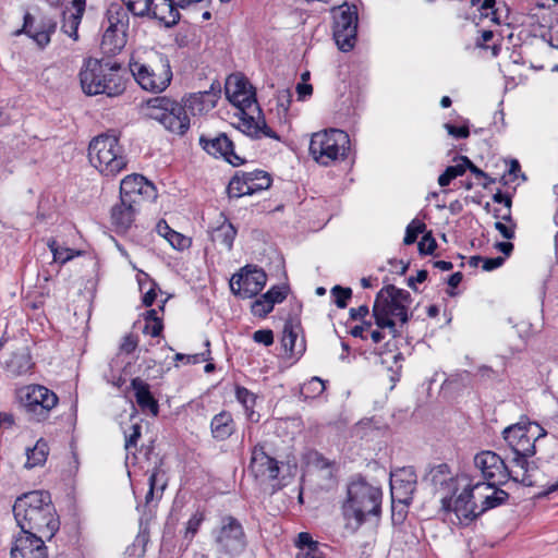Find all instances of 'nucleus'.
<instances>
[{
  "label": "nucleus",
  "instance_id": "5701e85b",
  "mask_svg": "<svg viewBox=\"0 0 558 558\" xmlns=\"http://www.w3.org/2000/svg\"><path fill=\"white\" fill-rule=\"evenodd\" d=\"M177 0H155L151 19L158 20L167 28L174 27L181 19Z\"/></svg>",
  "mask_w": 558,
  "mask_h": 558
},
{
  "label": "nucleus",
  "instance_id": "f704fd0d",
  "mask_svg": "<svg viewBox=\"0 0 558 558\" xmlns=\"http://www.w3.org/2000/svg\"><path fill=\"white\" fill-rule=\"evenodd\" d=\"M512 454H513V457L510 460V462L523 471L522 477L521 478L518 477L517 483H519L523 486H526V487L533 486L534 482L531 478V474H529V459L532 458L533 456H535V453H530V452L524 453L523 452V453H512Z\"/></svg>",
  "mask_w": 558,
  "mask_h": 558
},
{
  "label": "nucleus",
  "instance_id": "cd10ccee",
  "mask_svg": "<svg viewBox=\"0 0 558 558\" xmlns=\"http://www.w3.org/2000/svg\"><path fill=\"white\" fill-rule=\"evenodd\" d=\"M48 454V442L44 438L38 439L33 448L26 449L27 459L24 468L29 470L36 466H43L47 461Z\"/></svg>",
  "mask_w": 558,
  "mask_h": 558
},
{
  "label": "nucleus",
  "instance_id": "680f3d73",
  "mask_svg": "<svg viewBox=\"0 0 558 558\" xmlns=\"http://www.w3.org/2000/svg\"><path fill=\"white\" fill-rule=\"evenodd\" d=\"M141 275L144 276L146 280H149L151 282V287L149 288V290L147 292H145V294L142 298L143 305L146 307H150L156 301L157 289H159V286L155 280H153L149 277L148 274L141 271Z\"/></svg>",
  "mask_w": 558,
  "mask_h": 558
},
{
  "label": "nucleus",
  "instance_id": "e433bc0d",
  "mask_svg": "<svg viewBox=\"0 0 558 558\" xmlns=\"http://www.w3.org/2000/svg\"><path fill=\"white\" fill-rule=\"evenodd\" d=\"M47 245L53 255V260L62 265L73 259L75 256L83 254L82 251L60 246L58 241L54 239L48 240Z\"/></svg>",
  "mask_w": 558,
  "mask_h": 558
},
{
  "label": "nucleus",
  "instance_id": "473e14b6",
  "mask_svg": "<svg viewBox=\"0 0 558 558\" xmlns=\"http://www.w3.org/2000/svg\"><path fill=\"white\" fill-rule=\"evenodd\" d=\"M424 481H428L435 488L442 487L453 482L450 468L447 463H440L429 469L424 476Z\"/></svg>",
  "mask_w": 558,
  "mask_h": 558
},
{
  "label": "nucleus",
  "instance_id": "1a4fd4ad",
  "mask_svg": "<svg viewBox=\"0 0 558 558\" xmlns=\"http://www.w3.org/2000/svg\"><path fill=\"white\" fill-rule=\"evenodd\" d=\"M332 37L338 49L351 51L357 40L359 12L355 4L343 2L331 9Z\"/></svg>",
  "mask_w": 558,
  "mask_h": 558
},
{
  "label": "nucleus",
  "instance_id": "423d86ee",
  "mask_svg": "<svg viewBox=\"0 0 558 558\" xmlns=\"http://www.w3.org/2000/svg\"><path fill=\"white\" fill-rule=\"evenodd\" d=\"M130 71L143 89L161 93L171 83L172 71L167 54L155 51L148 62H131Z\"/></svg>",
  "mask_w": 558,
  "mask_h": 558
},
{
  "label": "nucleus",
  "instance_id": "f257e3e1",
  "mask_svg": "<svg viewBox=\"0 0 558 558\" xmlns=\"http://www.w3.org/2000/svg\"><path fill=\"white\" fill-rule=\"evenodd\" d=\"M217 94L211 92H198L185 95L181 102L167 96H156L147 100V116L158 121L165 129L171 133L183 136L190 130V117L187 110L192 114L202 113L216 106Z\"/></svg>",
  "mask_w": 558,
  "mask_h": 558
},
{
  "label": "nucleus",
  "instance_id": "39448f33",
  "mask_svg": "<svg viewBox=\"0 0 558 558\" xmlns=\"http://www.w3.org/2000/svg\"><path fill=\"white\" fill-rule=\"evenodd\" d=\"M82 90L87 96L105 94L117 97L125 90V81L122 75L104 71L101 60L87 58L80 71Z\"/></svg>",
  "mask_w": 558,
  "mask_h": 558
},
{
  "label": "nucleus",
  "instance_id": "9b49d317",
  "mask_svg": "<svg viewBox=\"0 0 558 558\" xmlns=\"http://www.w3.org/2000/svg\"><path fill=\"white\" fill-rule=\"evenodd\" d=\"M474 465L481 471L487 487L502 486L509 481L518 482L511 470L498 453L483 450L475 454Z\"/></svg>",
  "mask_w": 558,
  "mask_h": 558
},
{
  "label": "nucleus",
  "instance_id": "6e6552de",
  "mask_svg": "<svg viewBox=\"0 0 558 558\" xmlns=\"http://www.w3.org/2000/svg\"><path fill=\"white\" fill-rule=\"evenodd\" d=\"M217 551L234 558L240 556L247 546V536L239 519L231 514L220 518L219 525L213 530Z\"/></svg>",
  "mask_w": 558,
  "mask_h": 558
},
{
  "label": "nucleus",
  "instance_id": "f3484780",
  "mask_svg": "<svg viewBox=\"0 0 558 558\" xmlns=\"http://www.w3.org/2000/svg\"><path fill=\"white\" fill-rule=\"evenodd\" d=\"M156 197L155 185L142 174L126 175L120 183V198L126 202L137 201V205H141L145 201H155Z\"/></svg>",
  "mask_w": 558,
  "mask_h": 558
},
{
  "label": "nucleus",
  "instance_id": "09e8293b",
  "mask_svg": "<svg viewBox=\"0 0 558 558\" xmlns=\"http://www.w3.org/2000/svg\"><path fill=\"white\" fill-rule=\"evenodd\" d=\"M290 292L289 284H280L271 287L267 292L263 294L264 299L268 300L272 306L275 304L282 303Z\"/></svg>",
  "mask_w": 558,
  "mask_h": 558
},
{
  "label": "nucleus",
  "instance_id": "69168bd1",
  "mask_svg": "<svg viewBox=\"0 0 558 558\" xmlns=\"http://www.w3.org/2000/svg\"><path fill=\"white\" fill-rule=\"evenodd\" d=\"M471 373L469 371H463L461 373L450 375L446 380L445 385H460L462 387H466L469 385Z\"/></svg>",
  "mask_w": 558,
  "mask_h": 558
},
{
  "label": "nucleus",
  "instance_id": "e2e57ef3",
  "mask_svg": "<svg viewBox=\"0 0 558 558\" xmlns=\"http://www.w3.org/2000/svg\"><path fill=\"white\" fill-rule=\"evenodd\" d=\"M445 129L447 130L448 134L456 137V138H468L470 136V128H469V121L464 120V123L460 126H457L452 123H446Z\"/></svg>",
  "mask_w": 558,
  "mask_h": 558
},
{
  "label": "nucleus",
  "instance_id": "393cba45",
  "mask_svg": "<svg viewBox=\"0 0 558 558\" xmlns=\"http://www.w3.org/2000/svg\"><path fill=\"white\" fill-rule=\"evenodd\" d=\"M236 430V424L229 411L222 410L210 421V434L217 441L229 439Z\"/></svg>",
  "mask_w": 558,
  "mask_h": 558
},
{
  "label": "nucleus",
  "instance_id": "6ab92c4d",
  "mask_svg": "<svg viewBox=\"0 0 558 558\" xmlns=\"http://www.w3.org/2000/svg\"><path fill=\"white\" fill-rule=\"evenodd\" d=\"M141 205L137 201L126 202L121 199L111 207L110 221L118 234L126 233L135 221Z\"/></svg>",
  "mask_w": 558,
  "mask_h": 558
},
{
  "label": "nucleus",
  "instance_id": "f03ea898",
  "mask_svg": "<svg viewBox=\"0 0 558 558\" xmlns=\"http://www.w3.org/2000/svg\"><path fill=\"white\" fill-rule=\"evenodd\" d=\"M13 514L21 532L45 535L48 542L60 529V519L48 490H32L19 496Z\"/></svg>",
  "mask_w": 558,
  "mask_h": 558
},
{
  "label": "nucleus",
  "instance_id": "c756f323",
  "mask_svg": "<svg viewBox=\"0 0 558 558\" xmlns=\"http://www.w3.org/2000/svg\"><path fill=\"white\" fill-rule=\"evenodd\" d=\"M246 174L250 178V180H247V189L245 190L247 195L268 190L271 186L272 178L267 171L256 169L254 171H246Z\"/></svg>",
  "mask_w": 558,
  "mask_h": 558
},
{
  "label": "nucleus",
  "instance_id": "b1692460",
  "mask_svg": "<svg viewBox=\"0 0 558 558\" xmlns=\"http://www.w3.org/2000/svg\"><path fill=\"white\" fill-rule=\"evenodd\" d=\"M128 11V8L124 9L120 3H111L108 8L106 15L109 26L102 36L101 47L104 49L111 43L118 25L126 26L129 24Z\"/></svg>",
  "mask_w": 558,
  "mask_h": 558
},
{
  "label": "nucleus",
  "instance_id": "c85d7f7f",
  "mask_svg": "<svg viewBox=\"0 0 558 558\" xmlns=\"http://www.w3.org/2000/svg\"><path fill=\"white\" fill-rule=\"evenodd\" d=\"M146 514V511H144L140 519L138 534L136 535L134 543L128 548L130 555L143 557L146 553V546L149 542V527Z\"/></svg>",
  "mask_w": 558,
  "mask_h": 558
},
{
  "label": "nucleus",
  "instance_id": "412c9836",
  "mask_svg": "<svg viewBox=\"0 0 558 558\" xmlns=\"http://www.w3.org/2000/svg\"><path fill=\"white\" fill-rule=\"evenodd\" d=\"M416 483L417 476L413 468L401 469L391 476V498H397V500H413Z\"/></svg>",
  "mask_w": 558,
  "mask_h": 558
},
{
  "label": "nucleus",
  "instance_id": "8fccbe9b",
  "mask_svg": "<svg viewBox=\"0 0 558 558\" xmlns=\"http://www.w3.org/2000/svg\"><path fill=\"white\" fill-rule=\"evenodd\" d=\"M437 248L436 239L433 235V232L426 231L423 233L421 241L417 243V250L420 255H433Z\"/></svg>",
  "mask_w": 558,
  "mask_h": 558
},
{
  "label": "nucleus",
  "instance_id": "a18cd8bd",
  "mask_svg": "<svg viewBox=\"0 0 558 558\" xmlns=\"http://www.w3.org/2000/svg\"><path fill=\"white\" fill-rule=\"evenodd\" d=\"M426 230V225L418 220L413 219L405 229V235L403 238L404 245H412L417 241L420 234H423Z\"/></svg>",
  "mask_w": 558,
  "mask_h": 558
},
{
  "label": "nucleus",
  "instance_id": "58836bf2",
  "mask_svg": "<svg viewBox=\"0 0 558 558\" xmlns=\"http://www.w3.org/2000/svg\"><path fill=\"white\" fill-rule=\"evenodd\" d=\"M494 493L490 496H486L482 502L481 510L477 514H483L487 510L494 509L507 502L510 495L506 490L501 489L500 486L493 487Z\"/></svg>",
  "mask_w": 558,
  "mask_h": 558
},
{
  "label": "nucleus",
  "instance_id": "20e7f679",
  "mask_svg": "<svg viewBox=\"0 0 558 558\" xmlns=\"http://www.w3.org/2000/svg\"><path fill=\"white\" fill-rule=\"evenodd\" d=\"M88 159L105 177H116L128 165L119 135L113 130L94 137L88 145Z\"/></svg>",
  "mask_w": 558,
  "mask_h": 558
},
{
  "label": "nucleus",
  "instance_id": "c9c22d12",
  "mask_svg": "<svg viewBox=\"0 0 558 558\" xmlns=\"http://www.w3.org/2000/svg\"><path fill=\"white\" fill-rule=\"evenodd\" d=\"M375 301H379V304L389 313L391 317L396 316V313H400L408 308L405 305L395 299L390 292H385L384 288L377 292Z\"/></svg>",
  "mask_w": 558,
  "mask_h": 558
},
{
  "label": "nucleus",
  "instance_id": "a19ab883",
  "mask_svg": "<svg viewBox=\"0 0 558 558\" xmlns=\"http://www.w3.org/2000/svg\"><path fill=\"white\" fill-rule=\"evenodd\" d=\"M33 366L28 353L13 354L8 364L9 369L16 376L27 373Z\"/></svg>",
  "mask_w": 558,
  "mask_h": 558
},
{
  "label": "nucleus",
  "instance_id": "0e129e2a",
  "mask_svg": "<svg viewBox=\"0 0 558 558\" xmlns=\"http://www.w3.org/2000/svg\"><path fill=\"white\" fill-rule=\"evenodd\" d=\"M142 436V426L136 423L131 426V432L125 433V449L130 450L131 448H135L138 439Z\"/></svg>",
  "mask_w": 558,
  "mask_h": 558
},
{
  "label": "nucleus",
  "instance_id": "7ed1b4c3",
  "mask_svg": "<svg viewBox=\"0 0 558 558\" xmlns=\"http://www.w3.org/2000/svg\"><path fill=\"white\" fill-rule=\"evenodd\" d=\"M383 490L369 484L362 475L353 476L347 486V498L342 504V514L347 525L359 530L368 515L381 513Z\"/></svg>",
  "mask_w": 558,
  "mask_h": 558
},
{
  "label": "nucleus",
  "instance_id": "aec40b11",
  "mask_svg": "<svg viewBox=\"0 0 558 558\" xmlns=\"http://www.w3.org/2000/svg\"><path fill=\"white\" fill-rule=\"evenodd\" d=\"M482 484V482H477L475 484L470 483L454 499L453 512L461 524L468 525L482 515L477 514V505L474 501L473 495L474 489L480 487Z\"/></svg>",
  "mask_w": 558,
  "mask_h": 558
},
{
  "label": "nucleus",
  "instance_id": "6e6d98bb",
  "mask_svg": "<svg viewBox=\"0 0 558 558\" xmlns=\"http://www.w3.org/2000/svg\"><path fill=\"white\" fill-rule=\"evenodd\" d=\"M272 310L274 306L268 300L264 299L263 294L255 299L251 305L252 314L259 318H265Z\"/></svg>",
  "mask_w": 558,
  "mask_h": 558
},
{
  "label": "nucleus",
  "instance_id": "603ef678",
  "mask_svg": "<svg viewBox=\"0 0 558 558\" xmlns=\"http://www.w3.org/2000/svg\"><path fill=\"white\" fill-rule=\"evenodd\" d=\"M241 113L242 125L245 128L243 132L254 140L259 138V122L254 117L247 114L246 110L241 111Z\"/></svg>",
  "mask_w": 558,
  "mask_h": 558
},
{
  "label": "nucleus",
  "instance_id": "72a5a7b5",
  "mask_svg": "<svg viewBox=\"0 0 558 558\" xmlns=\"http://www.w3.org/2000/svg\"><path fill=\"white\" fill-rule=\"evenodd\" d=\"M250 178L246 174V171L238 170L234 172L232 178L230 179L228 186H227V194L230 198H240L244 195H247L245 193V190L247 189V184Z\"/></svg>",
  "mask_w": 558,
  "mask_h": 558
},
{
  "label": "nucleus",
  "instance_id": "ddd939ff",
  "mask_svg": "<svg viewBox=\"0 0 558 558\" xmlns=\"http://www.w3.org/2000/svg\"><path fill=\"white\" fill-rule=\"evenodd\" d=\"M533 427H539V424L522 416L518 423L504 429V439L512 453H536V438L534 433H531Z\"/></svg>",
  "mask_w": 558,
  "mask_h": 558
},
{
  "label": "nucleus",
  "instance_id": "ea45409f",
  "mask_svg": "<svg viewBox=\"0 0 558 558\" xmlns=\"http://www.w3.org/2000/svg\"><path fill=\"white\" fill-rule=\"evenodd\" d=\"M411 504L412 500L391 498V522L393 525H401L405 521Z\"/></svg>",
  "mask_w": 558,
  "mask_h": 558
},
{
  "label": "nucleus",
  "instance_id": "864d4df0",
  "mask_svg": "<svg viewBox=\"0 0 558 558\" xmlns=\"http://www.w3.org/2000/svg\"><path fill=\"white\" fill-rule=\"evenodd\" d=\"M163 477H165V472L161 470V462H160L159 465H155V468L151 471V474L149 475V478H148L149 489L160 490L162 493L167 486V482H166V480H163Z\"/></svg>",
  "mask_w": 558,
  "mask_h": 558
},
{
  "label": "nucleus",
  "instance_id": "4c0bfd02",
  "mask_svg": "<svg viewBox=\"0 0 558 558\" xmlns=\"http://www.w3.org/2000/svg\"><path fill=\"white\" fill-rule=\"evenodd\" d=\"M146 325L143 329L144 332L149 333L151 337L157 338L163 331L162 319L158 316L157 310L151 308L143 314Z\"/></svg>",
  "mask_w": 558,
  "mask_h": 558
},
{
  "label": "nucleus",
  "instance_id": "a878e982",
  "mask_svg": "<svg viewBox=\"0 0 558 558\" xmlns=\"http://www.w3.org/2000/svg\"><path fill=\"white\" fill-rule=\"evenodd\" d=\"M294 544L299 549L295 558H326L320 543L314 541L308 532L299 533Z\"/></svg>",
  "mask_w": 558,
  "mask_h": 558
},
{
  "label": "nucleus",
  "instance_id": "052dcab7",
  "mask_svg": "<svg viewBox=\"0 0 558 558\" xmlns=\"http://www.w3.org/2000/svg\"><path fill=\"white\" fill-rule=\"evenodd\" d=\"M453 161H462L464 166V172L469 170L476 178L488 179V174L480 169L474 162L463 155H458L453 158Z\"/></svg>",
  "mask_w": 558,
  "mask_h": 558
},
{
  "label": "nucleus",
  "instance_id": "0eeeda50",
  "mask_svg": "<svg viewBox=\"0 0 558 558\" xmlns=\"http://www.w3.org/2000/svg\"><path fill=\"white\" fill-rule=\"evenodd\" d=\"M350 149V137L339 129L324 130L312 135L310 155L322 165L329 166L338 159H345Z\"/></svg>",
  "mask_w": 558,
  "mask_h": 558
},
{
  "label": "nucleus",
  "instance_id": "13d9d810",
  "mask_svg": "<svg viewBox=\"0 0 558 558\" xmlns=\"http://www.w3.org/2000/svg\"><path fill=\"white\" fill-rule=\"evenodd\" d=\"M235 398L245 409H252L255 405L254 393L243 386H235Z\"/></svg>",
  "mask_w": 558,
  "mask_h": 558
},
{
  "label": "nucleus",
  "instance_id": "de8ad7c7",
  "mask_svg": "<svg viewBox=\"0 0 558 558\" xmlns=\"http://www.w3.org/2000/svg\"><path fill=\"white\" fill-rule=\"evenodd\" d=\"M330 293L333 298V302L339 308H345L349 301L352 299V289L349 287L335 286L331 288Z\"/></svg>",
  "mask_w": 558,
  "mask_h": 558
},
{
  "label": "nucleus",
  "instance_id": "c03bdc74",
  "mask_svg": "<svg viewBox=\"0 0 558 558\" xmlns=\"http://www.w3.org/2000/svg\"><path fill=\"white\" fill-rule=\"evenodd\" d=\"M325 381L319 377H312L307 383H305L301 388V395L305 398H316L319 397L325 390Z\"/></svg>",
  "mask_w": 558,
  "mask_h": 558
},
{
  "label": "nucleus",
  "instance_id": "37998d69",
  "mask_svg": "<svg viewBox=\"0 0 558 558\" xmlns=\"http://www.w3.org/2000/svg\"><path fill=\"white\" fill-rule=\"evenodd\" d=\"M372 316L374 317V324L377 326V329H387V327L392 326V319L389 313L379 304V301H374L372 308Z\"/></svg>",
  "mask_w": 558,
  "mask_h": 558
},
{
  "label": "nucleus",
  "instance_id": "338daca9",
  "mask_svg": "<svg viewBox=\"0 0 558 558\" xmlns=\"http://www.w3.org/2000/svg\"><path fill=\"white\" fill-rule=\"evenodd\" d=\"M253 340L257 343H262L265 347H269L274 343V332L271 329H259L253 333Z\"/></svg>",
  "mask_w": 558,
  "mask_h": 558
},
{
  "label": "nucleus",
  "instance_id": "4468645a",
  "mask_svg": "<svg viewBox=\"0 0 558 558\" xmlns=\"http://www.w3.org/2000/svg\"><path fill=\"white\" fill-rule=\"evenodd\" d=\"M280 461L272 456L267 442H257L251 450L248 471L256 480L275 481L280 473Z\"/></svg>",
  "mask_w": 558,
  "mask_h": 558
},
{
  "label": "nucleus",
  "instance_id": "49530a36",
  "mask_svg": "<svg viewBox=\"0 0 558 558\" xmlns=\"http://www.w3.org/2000/svg\"><path fill=\"white\" fill-rule=\"evenodd\" d=\"M457 163L453 166H448L446 170L438 177V184L442 187L450 184L452 180L458 177L463 175L464 166L462 161H456Z\"/></svg>",
  "mask_w": 558,
  "mask_h": 558
},
{
  "label": "nucleus",
  "instance_id": "7c9ffc66",
  "mask_svg": "<svg viewBox=\"0 0 558 558\" xmlns=\"http://www.w3.org/2000/svg\"><path fill=\"white\" fill-rule=\"evenodd\" d=\"M157 230L178 251H183L191 246V239L172 230L165 220L158 222Z\"/></svg>",
  "mask_w": 558,
  "mask_h": 558
},
{
  "label": "nucleus",
  "instance_id": "4be33fe9",
  "mask_svg": "<svg viewBox=\"0 0 558 558\" xmlns=\"http://www.w3.org/2000/svg\"><path fill=\"white\" fill-rule=\"evenodd\" d=\"M130 388L133 390L135 401L142 412L158 416L159 402L151 392L150 385L141 377H134L131 379Z\"/></svg>",
  "mask_w": 558,
  "mask_h": 558
},
{
  "label": "nucleus",
  "instance_id": "dca6fc26",
  "mask_svg": "<svg viewBox=\"0 0 558 558\" xmlns=\"http://www.w3.org/2000/svg\"><path fill=\"white\" fill-rule=\"evenodd\" d=\"M225 90L227 98L240 111L247 110L255 104L258 113H262L256 98V89L244 75L230 76L226 82Z\"/></svg>",
  "mask_w": 558,
  "mask_h": 558
},
{
  "label": "nucleus",
  "instance_id": "bb28decb",
  "mask_svg": "<svg viewBox=\"0 0 558 558\" xmlns=\"http://www.w3.org/2000/svg\"><path fill=\"white\" fill-rule=\"evenodd\" d=\"M221 217H223L222 223L211 230L210 238L213 241H217L225 245L228 251H231L238 231L228 218L223 216V214H221Z\"/></svg>",
  "mask_w": 558,
  "mask_h": 558
},
{
  "label": "nucleus",
  "instance_id": "9d476101",
  "mask_svg": "<svg viewBox=\"0 0 558 558\" xmlns=\"http://www.w3.org/2000/svg\"><path fill=\"white\" fill-rule=\"evenodd\" d=\"M20 403L28 421L39 423L49 417L50 411L58 403V397L45 386L33 385L20 391Z\"/></svg>",
  "mask_w": 558,
  "mask_h": 558
},
{
  "label": "nucleus",
  "instance_id": "79ce46f5",
  "mask_svg": "<svg viewBox=\"0 0 558 558\" xmlns=\"http://www.w3.org/2000/svg\"><path fill=\"white\" fill-rule=\"evenodd\" d=\"M82 17L78 14L66 15V11L62 12V26L61 29L73 40H78V26Z\"/></svg>",
  "mask_w": 558,
  "mask_h": 558
},
{
  "label": "nucleus",
  "instance_id": "3c124183",
  "mask_svg": "<svg viewBox=\"0 0 558 558\" xmlns=\"http://www.w3.org/2000/svg\"><path fill=\"white\" fill-rule=\"evenodd\" d=\"M155 0H143V5L137 7V0L128 1L126 8L129 12H131L134 16H148L151 19V11L154 7Z\"/></svg>",
  "mask_w": 558,
  "mask_h": 558
},
{
  "label": "nucleus",
  "instance_id": "5fc2aeb1",
  "mask_svg": "<svg viewBox=\"0 0 558 558\" xmlns=\"http://www.w3.org/2000/svg\"><path fill=\"white\" fill-rule=\"evenodd\" d=\"M204 520H205L204 512L196 511L186 523L184 537L191 542L194 538V536L196 535V533L198 532L199 526L202 525Z\"/></svg>",
  "mask_w": 558,
  "mask_h": 558
},
{
  "label": "nucleus",
  "instance_id": "774afa93",
  "mask_svg": "<svg viewBox=\"0 0 558 558\" xmlns=\"http://www.w3.org/2000/svg\"><path fill=\"white\" fill-rule=\"evenodd\" d=\"M310 463L318 470H325L332 465L331 461L318 451H313L310 454Z\"/></svg>",
  "mask_w": 558,
  "mask_h": 558
},
{
  "label": "nucleus",
  "instance_id": "bf43d9fd",
  "mask_svg": "<svg viewBox=\"0 0 558 558\" xmlns=\"http://www.w3.org/2000/svg\"><path fill=\"white\" fill-rule=\"evenodd\" d=\"M384 291L390 292L395 299H397L400 303L405 305L408 308H409V305L413 301L409 291H407L404 289L397 288L395 284L385 286Z\"/></svg>",
  "mask_w": 558,
  "mask_h": 558
},
{
  "label": "nucleus",
  "instance_id": "a211bd4d",
  "mask_svg": "<svg viewBox=\"0 0 558 558\" xmlns=\"http://www.w3.org/2000/svg\"><path fill=\"white\" fill-rule=\"evenodd\" d=\"M35 17L25 12L23 25L13 32V36L26 35L32 38L40 49H44L50 43L51 35L57 29V22L53 20H41L37 27H34Z\"/></svg>",
  "mask_w": 558,
  "mask_h": 558
},
{
  "label": "nucleus",
  "instance_id": "2f4dec72",
  "mask_svg": "<svg viewBox=\"0 0 558 558\" xmlns=\"http://www.w3.org/2000/svg\"><path fill=\"white\" fill-rule=\"evenodd\" d=\"M300 326V320L293 319L291 316L286 319L284 326H283V337H282V345L286 351L290 352V355H295L294 348L295 342L298 338V333L294 330V326ZM305 351V344L304 342L301 344V349L296 352V354L302 355V353Z\"/></svg>",
  "mask_w": 558,
  "mask_h": 558
},
{
  "label": "nucleus",
  "instance_id": "2eb2a0df",
  "mask_svg": "<svg viewBox=\"0 0 558 558\" xmlns=\"http://www.w3.org/2000/svg\"><path fill=\"white\" fill-rule=\"evenodd\" d=\"M198 144L208 155L215 158H222L232 167H239L246 163L245 158L235 154L234 143L223 132L218 133L215 136L202 134L199 136Z\"/></svg>",
  "mask_w": 558,
  "mask_h": 558
},
{
  "label": "nucleus",
  "instance_id": "4d7b16f0",
  "mask_svg": "<svg viewBox=\"0 0 558 558\" xmlns=\"http://www.w3.org/2000/svg\"><path fill=\"white\" fill-rule=\"evenodd\" d=\"M210 350L208 349L206 352L203 353H196V354H184V353H177L174 355L175 362H185L186 364H198L203 361H210Z\"/></svg>",
  "mask_w": 558,
  "mask_h": 558
},
{
  "label": "nucleus",
  "instance_id": "f8f14e48",
  "mask_svg": "<svg viewBox=\"0 0 558 558\" xmlns=\"http://www.w3.org/2000/svg\"><path fill=\"white\" fill-rule=\"evenodd\" d=\"M267 283V274L257 265L247 264L243 266L230 279L231 292L241 299L257 296Z\"/></svg>",
  "mask_w": 558,
  "mask_h": 558
}]
</instances>
